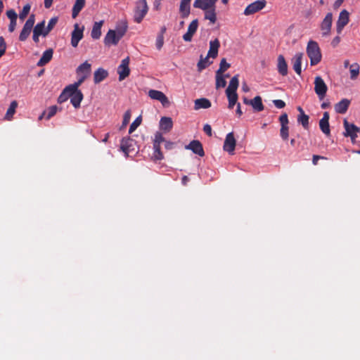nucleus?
<instances>
[{"instance_id":"obj_1","label":"nucleus","mask_w":360,"mask_h":360,"mask_svg":"<svg viewBox=\"0 0 360 360\" xmlns=\"http://www.w3.org/2000/svg\"><path fill=\"white\" fill-rule=\"evenodd\" d=\"M307 54L310 59L311 65H317L321 60V53L318 43L310 40L307 46Z\"/></svg>"},{"instance_id":"obj_2","label":"nucleus","mask_w":360,"mask_h":360,"mask_svg":"<svg viewBox=\"0 0 360 360\" xmlns=\"http://www.w3.org/2000/svg\"><path fill=\"white\" fill-rule=\"evenodd\" d=\"M148 11L146 0H138L136 1L134 11V20L140 23Z\"/></svg>"},{"instance_id":"obj_3","label":"nucleus","mask_w":360,"mask_h":360,"mask_svg":"<svg viewBox=\"0 0 360 360\" xmlns=\"http://www.w3.org/2000/svg\"><path fill=\"white\" fill-rule=\"evenodd\" d=\"M345 132L343 135L346 137H350L352 141L354 143L358 136V133L360 131V128L353 123H349L346 119L343 121Z\"/></svg>"},{"instance_id":"obj_4","label":"nucleus","mask_w":360,"mask_h":360,"mask_svg":"<svg viewBox=\"0 0 360 360\" xmlns=\"http://www.w3.org/2000/svg\"><path fill=\"white\" fill-rule=\"evenodd\" d=\"M35 22L34 15L32 14L25 22L19 36V40L25 41L30 36Z\"/></svg>"},{"instance_id":"obj_5","label":"nucleus","mask_w":360,"mask_h":360,"mask_svg":"<svg viewBox=\"0 0 360 360\" xmlns=\"http://www.w3.org/2000/svg\"><path fill=\"white\" fill-rule=\"evenodd\" d=\"M328 86L323 79L320 76H316L314 79V91L320 100H323L326 96Z\"/></svg>"},{"instance_id":"obj_6","label":"nucleus","mask_w":360,"mask_h":360,"mask_svg":"<svg viewBox=\"0 0 360 360\" xmlns=\"http://www.w3.org/2000/svg\"><path fill=\"white\" fill-rule=\"evenodd\" d=\"M266 0H257L247 6L243 11V14L245 15H252L262 10L266 6Z\"/></svg>"},{"instance_id":"obj_7","label":"nucleus","mask_w":360,"mask_h":360,"mask_svg":"<svg viewBox=\"0 0 360 360\" xmlns=\"http://www.w3.org/2000/svg\"><path fill=\"white\" fill-rule=\"evenodd\" d=\"M332 23L333 14L331 13H328L326 14L320 25L322 37H325L330 35L332 27Z\"/></svg>"},{"instance_id":"obj_8","label":"nucleus","mask_w":360,"mask_h":360,"mask_svg":"<svg viewBox=\"0 0 360 360\" xmlns=\"http://www.w3.org/2000/svg\"><path fill=\"white\" fill-rule=\"evenodd\" d=\"M148 96L153 100L160 101L164 107H168L170 104L168 98L160 91L150 89L148 91Z\"/></svg>"},{"instance_id":"obj_9","label":"nucleus","mask_w":360,"mask_h":360,"mask_svg":"<svg viewBox=\"0 0 360 360\" xmlns=\"http://www.w3.org/2000/svg\"><path fill=\"white\" fill-rule=\"evenodd\" d=\"M129 58L127 57L124 58L122 61L120 65L117 68V73L119 75V80L122 81L124 80L127 77L129 76L130 73V69L129 68Z\"/></svg>"},{"instance_id":"obj_10","label":"nucleus","mask_w":360,"mask_h":360,"mask_svg":"<svg viewBox=\"0 0 360 360\" xmlns=\"http://www.w3.org/2000/svg\"><path fill=\"white\" fill-rule=\"evenodd\" d=\"M236 145V141L234 137L233 133H229L225 138V141L223 146L224 150L228 152L230 155L234 153L235 148Z\"/></svg>"},{"instance_id":"obj_11","label":"nucleus","mask_w":360,"mask_h":360,"mask_svg":"<svg viewBox=\"0 0 360 360\" xmlns=\"http://www.w3.org/2000/svg\"><path fill=\"white\" fill-rule=\"evenodd\" d=\"M84 26L80 27L78 24L74 25V30L71 34V45L73 47H77L79 41L83 37Z\"/></svg>"},{"instance_id":"obj_12","label":"nucleus","mask_w":360,"mask_h":360,"mask_svg":"<svg viewBox=\"0 0 360 360\" xmlns=\"http://www.w3.org/2000/svg\"><path fill=\"white\" fill-rule=\"evenodd\" d=\"M349 20V13L347 10H342L338 17V20L336 22V30L338 34H340L345 27L347 25Z\"/></svg>"},{"instance_id":"obj_13","label":"nucleus","mask_w":360,"mask_h":360,"mask_svg":"<svg viewBox=\"0 0 360 360\" xmlns=\"http://www.w3.org/2000/svg\"><path fill=\"white\" fill-rule=\"evenodd\" d=\"M121 37L113 30H110L104 38V43L106 46L117 45Z\"/></svg>"},{"instance_id":"obj_14","label":"nucleus","mask_w":360,"mask_h":360,"mask_svg":"<svg viewBox=\"0 0 360 360\" xmlns=\"http://www.w3.org/2000/svg\"><path fill=\"white\" fill-rule=\"evenodd\" d=\"M217 0H195L193 7L200 10H207L215 7Z\"/></svg>"},{"instance_id":"obj_15","label":"nucleus","mask_w":360,"mask_h":360,"mask_svg":"<svg viewBox=\"0 0 360 360\" xmlns=\"http://www.w3.org/2000/svg\"><path fill=\"white\" fill-rule=\"evenodd\" d=\"M330 115L328 112H324L323 117L319 121V127L321 131L326 136L330 135V129L329 125Z\"/></svg>"},{"instance_id":"obj_16","label":"nucleus","mask_w":360,"mask_h":360,"mask_svg":"<svg viewBox=\"0 0 360 360\" xmlns=\"http://www.w3.org/2000/svg\"><path fill=\"white\" fill-rule=\"evenodd\" d=\"M198 27V19L193 20L188 25V30L186 33L183 35V39L185 41H191L193 37V35L197 31Z\"/></svg>"},{"instance_id":"obj_17","label":"nucleus","mask_w":360,"mask_h":360,"mask_svg":"<svg viewBox=\"0 0 360 360\" xmlns=\"http://www.w3.org/2000/svg\"><path fill=\"white\" fill-rule=\"evenodd\" d=\"M191 2L189 0H181L179 4V15L182 18H187L191 13Z\"/></svg>"},{"instance_id":"obj_18","label":"nucleus","mask_w":360,"mask_h":360,"mask_svg":"<svg viewBox=\"0 0 360 360\" xmlns=\"http://www.w3.org/2000/svg\"><path fill=\"white\" fill-rule=\"evenodd\" d=\"M304 54L302 53H297L291 60L292 68L295 72L300 75L302 73V63Z\"/></svg>"},{"instance_id":"obj_19","label":"nucleus","mask_w":360,"mask_h":360,"mask_svg":"<svg viewBox=\"0 0 360 360\" xmlns=\"http://www.w3.org/2000/svg\"><path fill=\"white\" fill-rule=\"evenodd\" d=\"M186 149L192 150L193 153L200 157L205 155L202 146L199 141H192L188 145L186 146Z\"/></svg>"},{"instance_id":"obj_20","label":"nucleus","mask_w":360,"mask_h":360,"mask_svg":"<svg viewBox=\"0 0 360 360\" xmlns=\"http://www.w3.org/2000/svg\"><path fill=\"white\" fill-rule=\"evenodd\" d=\"M70 98L72 105L75 108H77L80 106V103L83 99V94L81 91H70Z\"/></svg>"},{"instance_id":"obj_21","label":"nucleus","mask_w":360,"mask_h":360,"mask_svg":"<svg viewBox=\"0 0 360 360\" xmlns=\"http://www.w3.org/2000/svg\"><path fill=\"white\" fill-rule=\"evenodd\" d=\"M134 141L129 137L123 138L121 141L120 148L127 155L134 150Z\"/></svg>"},{"instance_id":"obj_22","label":"nucleus","mask_w":360,"mask_h":360,"mask_svg":"<svg viewBox=\"0 0 360 360\" xmlns=\"http://www.w3.org/2000/svg\"><path fill=\"white\" fill-rule=\"evenodd\" d=\"M220 46L219 41L217 39L210 41V49L207 53V57L215 58L218 55L219 48Z\"/></svg>"},{"instance_id":"obj_23","label":"nucleus","mask_w":360,"mask_h":360,"mask_svg":"<svg viewBox=\"0 0 360 360\" xmlns=\"http://www.w3.org/2000/svg\"><path fill=\"white\" fill-rule=\"evenodd\" d=\"M173 127V122L171 117H162L160 120V129L164 132H169Z\"/></svg>"},{"instance_id":"obj_24","label":"nucleus","mask_w":360,"mask_h":360,"mask_svg":"<svg viewBox=\"0 0 360 360\" xmlns=\"http://www.w3.org/2000/svg\"><path fill=\"white\" fill-rule=\"evenodd\" d=\"M349 104L350 101L349 99L343 98L340 102L335 104V110L338 113L344 114L347 112Z\"/></svg>"},{"instance_id":"obj_25","label":"nucleus","mask_w":360,"mask_h":360,"mask_svg":"<svg viewBox=\"0 0 360 360\" xmlns=\"http://www.w3.org/2000/svg\"><path fill=\"white\" fill-rule=\"evenodd\" d=\"M53 57V50L49 49L46 50L39 60L37 62V65L39 67H42L47 64Z\"/></svg>"},{"instance_id":"obj_26","label":"nucleus","mask_w":360,"mask_h":360,"mask_svg":"<svg viewBox=\"0 0 360 360\" xmlns=\"http://www.w3.org/2000/svg\"><path fill=\"white\" fill-rule=\"evenodd\" d=\"M277 68L278 72L281 75L285 76L288 74V65L285 60V58L282 55H280L278 57Z\"/></svg>"},{"instance_id":"obj_27","label":"nucleus","mask_w":360,"mask_h":360,"mask_svg":"<svg viewBox=\"0 0 360 360\" xmlns=\"http://www.w3.org/2000/svg\"><path fill=\"white\" fill-rule=\"evenodd\" d=\"M205 12L204 18L210 21V24H214L217 21L216 6L207 10H202Z\"/></svg>"},{"instance_id":"obj_28","label":"nucleus","mask_w":360,"mask_h":360,"mask_svg":"<svg viewBox=\"0 0 360 360\" xmlns=\"http://www.w3.org/2000/svg\"><path fill=\"white\" fill-rule=\"evenodd\" d=\"M108 75V72L103 68L97 69L94 74V80L96 84H98L102 82L104 79H105Z\"/></svg>"},{"instance_id":"obj_29","label":"nucleus","mask_w":360,"mask_h":360,"mask_svg":"<svg viewBox=\"0 0 360 360\" xmlns=\"http://www.w3.org/2000/svg\"><path fill=\"white\" fill-rule=\"evenodd\" d=\"M76 71L77 75H83L89 77L91 74V64L85 61L77 68Z\"/></svg>"},{"instance_id":"obj_30","label":"nucleus","mask_w":360,"mask_h":360,"mask_svg":"<svg viewBox=\"0 0 360 360\" xmlns=\"http://www.w3.org/2000/svg\"><path fill=\"white\" fill-rule=\"evenodd\" d=\"M103 24V21L96 22L93 26L91 36L94 39H98L101 36V27Z\"/></svg>"},{"instance_id":"obj_31","label":"nucleus","mask_w":360,"mask_h":360,"mask_svg":"<svg viewBox=\"0 0 360 360\" xmlns=\"http://www.w3.org/2000/svg\"><path fill=\"white\" fill-rule=\"evenodd\" d=\"M250 105L257 112H260L264 110V105L262 103V98L259 96H257L253 99L250 100Z\"/></svg>"},{"instance_id":"obj_32","label":"nucleus","mask_w":360,"mask_h":360,"mask_svg":"<svg viewBox=\"0 0 360 360\" xmlns=\"http://www.w3.org/2000/svg\"><path fill=\"white\" fill-rule=\"evenodd\" d=\"M85 0H76L72 11V17L76 18L85 6Z\"/></svg>"},{"instance_id":"obj_33","label":"nucleus","mask_w":360,"mask_h":360,"mask_svg":"<svg viewBox=\"0 0 360 360\" xmlns=\"http://www.w3.org/2000/svg\"><path fill=\"white\" fill-rule=\"evenodd\" d=\"M211 106L210 101L207 98H199L195 101L194 108L199 110L201 108L207 109Z\"/></svg>"},{"instance_id":"obj_34","label":"nucleus","mask_w":360,"mask_h":360,"mask_svg":"<svg viewBox=\"0 0 360 360\" xmlns=\"http://www.w3.org/2000/svg\"><path fill=\"white\" fill-rule=\"evenodd\" d=\"M17 107H18L17 101H13L11 103L10 106L8 108V110L6 111V113L5 115L4 119L6 120L10 121V120H11L13 119V115L15 112V110H16Z\"/></svg>"},{"instance_id":"obj_35","label":"nucleus","mask_w":360,"mask_h":360,"mask_svg":"<svg viewBox=\"0 0 360 360\" xmlns=\"http://www.w3.org/2000/svg\"><path fill=\"white\" fill-rule=\"evenodd\" d=\"M239 81H238V75L233 77L229 82V85L226 90V93L229 92H236V90L238 87Z\"/></svg>"},{"instance_id":"obj_36","label":"nucleus","mask_w":360,"mask_h":360,"mask_svg":"<svg viewBox=\"0 0 360 360\" xmlns=\"http://www.w3.org/2000/svg\"><path fill=\"white\" fill-rule=\"evenodd\" d=\"M229 77V75H223L222 73L219 74L216 72V88L219 89L221 87H225L226 85L225 77Z\"/></svg>"},{"instance_id":"obj_37","label":"nucleus","mask_w":360,"mask_h":360,"mask_svg":"<svg viewBox=\"0 0 360 360\" xmlns=\"http://www.w3.org/2000/svg\"><path fill=\"white\" fill-rule=\"evenodd\" d=\"M127 28H128L127 22L125 20H122L117 24V25L116 27V30L115 31L122 38L124 35L125 32H127Z\"/></svg>"},{"instance_id":"obj_38","label":"nucleus","mask_w":360,"mask_h":360,"mask_svg":"<svg viewBox=\"0 0 360 360\" xmlns=\"http://www.w3.org/2000/svg\"><path fill=\"white\" fill-rule=\"evenodd\" d=\"M359 65L354 63L349 65L350 79L354 80L357 78L359 75Z\"/></svg>"},{"instance_id":"obj_39","label":"nucleus","mask_w":360,"mask_h":360,"mask_svg":"<svg viewBox=\"0 0 360 360\" xmlns=\"http://www.w3.org/2000/svg\"><path fill=\"white\" fill-rule=\"evenodd\" d=\"M209 58L210 57H207V56L205 58H202V56H200V60L197 65L198 71H202L212 63L210 61Z\"/></svg>"},{"instance_id":"obj_40","label":"nucleus","mask_w":360,"mask_h":360,"mask_svg":"<svg viewBox=\"0 0 360 360\" xmlns=\"http://www.w3.org/2000/svg\"><path fill=\"white\" fill-rule=\"evenodd\" d=\"M45 22L42 21L39 23H37L36 26L33 29V32L34 34H37L39 36L43 35L44 37L46 36L47 34H45Z\"/></svg>"},{"instance_id":"obj_41","label":"nucleus","mask_w":360,"mask_h":360,"mask_svg":"<svg viewBox=\"0 0 360 360\" xmlns=\"http://www.w3.org/2000/svg\"><path fill=\"white\" fill-rule=\"evenodd\" d=\"M229 100V108H233L238 101V94L236 92L226 93Z\"/></svg>"},{"instance_id":"obj_42","label":"nucleus","mask_w":360,"mask_h":360,"mask_svg":"<svg viewBox=\"0 0 360 360\" xmlns=\"http://www.w3.org/2000/svg\"><path fill=\"white\" fill-rule=\"evenodd\" d=\"M297 121L300 123L304 129H307L309 126V116L305 113L299 115L297 117Z\"/></svg>"},{"instance_id":"obj_43","label":"nucleus","mask_w":360,"mask_h":360,"mask_svg":"<svg viewBox=\"0 0 360 360\" xmlns=\"http://www.w3.org/2000/svg\"><path fill=\"white\" fill-rule=\"evenodd\" d=\"M230 64L228 63L225 58H222L220 61L219 68L217 70V73L221 74L230 68Z\"/></svg>"},{"instance_id":"obj_44","label":"nucleus","mask_w":360,"mask_h":360,"mask_svg":"<svg viewBox=\"0 0 360 360\" xmlns=\"http://www.w3.org/2000/svg\"><path fill=\"white\" fill-rule=\"evenodd\" d=\"M165 141L162 134L160 132H156L155 134V139L153 141V146L160 147L161 143Z\"/></svg>"},{"instance_id":"obj_45","label":"nucleus","mask_w":360,"mask_h":360,"mask_svg":"<svg viewBox=\"0 0 360 360\" xmlns=\"http://www.w3.org/2000/svg\"><path fill=\"white\" fill-rule=\"evenodd\" d=\"M31 6L30 4H26L23 6L22 10L19 14V18L21 20H24L25 18L27 17L28 13H30Z\"/></svg>"},{"instance_id":"obj_46","label":"nucleus","mask_w":360,"mask_h":360,"mask_svg":"<svg viewBox=\"0 0 360 360\" xmlns=\"http://www.w3.org/2000/svg\"><path fill=\"white\" fill-rule=\"evenodd\" d=\"M141 117H138L130 125L129 129V134H131L136 129V128L141 124Z\"/></svg>"},{"instance_id":"obj_47","label":"nucleus","mask_w":360,"mask_h":360,"mask_svg":"<svg viewBox=\"0 0 360 360\" xmlns=\"http://www.w3.org/2000/svg\"><path fill=\"white\" fill-rule=\"evenodd\" d=\"M58 22V18H52L50 19V20L49 21V23H48V25L47 27H46V30H45V34H48L49 32L53 28V27L56 25V24Z\"/></svg>"},{"instance_id":"obj_48","label":"nucleus","mask_w":360,"mask_h":360,"mask_svg":"<svg viewBox=\"0 0 360 360\" xmlns=\"http://www.w3.org/2000/svg\"><path fill=\"white\" fill-rule=\"evenodd\" d=\"M153 150H154V152L153 154V158H154V160H160L163 159V155H162V152L160 151V147L156 148V147L153 146Z\"/></svg>"},{"instance_id":"obj_49","label":"nucleus","mask_w":360,"mask_h":360,"mask_svg":"<svg viewBox=\"0 0 360 360\" xmlns=\"http://www.w3.org/2000/svg\"><path fill=\"white\" fill-rule=\"evenodd\" d=\"M289 128L288 126H281V130H280V135L281 137L283 140H287L289 135Z\"/></svg>"},{"instance_id":"obj_50","label":"nucleus","mask_w":360,"mask_h":360,"mask_svg":"<svg viewBox=\"0 0 360 360\" xmlns=\"http://www.w3.org/2000/svg\"><path fill=\"white\" fill-rule=\"evenodd\" d=\"M70 91H66V87H65L63 89L62 94L58 97V102L63 103V102L65 101L68 98H70Z\"/></svg>"},{"instance_id":"obj_51","label":"nucleus","mask_w":360,"mask_h":360,"mask_svg":"<svg viewBox=\"0 0 360 360\" xmlns=\"http://www.w3.org/2000/svg\"><path fill=\"white\" fill-rule=\"evenodd\" d=\"M130 118H131V112H130V110H127L125 112V113L124 115L121 129L123 127H125L128 124V123L129 122Z\"/></svg>"},{"instance_id":"obj_52","label":"nucleus","mask_w":360,"mask_h":360,"mask_svg":"<svg viewBox=\"0 0 360 360\" xmlns=\"http://www.w3.org/2000/svg\"><path fill=\"white\" fill-rule=\"evenodd\" d=\"M82 84V83L77 81L74 84H70L66 86V91H79L78 89L79 86Z\"/></svg>"},{"instance_id":"obj_53","label":"nucleus","mask_w":360,"mask_h":360,"mask_svg":"<svg viewBox=\"0 0 360 360\" xmlns=\"http://www.w3.org/2000/svg\"><path fill=\"white\" fill-rule=\"evenodd\" d=\"M6 15L10 19V21L17 20L18 15L13 9L7 11Z\"/></svg>"},{"instance_id":"obj_54","label":"nucleus","mask_w":360,"mask_h":360,"mask_svg":"<svg viewBox=\"0 0 360 360\" xmlns=\"http://www.w3.org/2000/svg\"><path fill=\"white\" fill-rule=\"evenodd\" d=\"M57 110H58V108L57 106L56 105H53V106H51L49 109H48V113H47V117H46V119H50L51 117H53V115H56V113L57 112Z\"/></svg>"},{"instance_id":"obj_55","label":"nucleus","mask_w":360,"mask_h":360,"mask_svg":"<svg viewBox=\"0 0 360 360\" xmlns=\"http://www.w3.org/2000/svg\"><path fill=\"white\" fill-rule=\"evenodd\" d=\"M279 121L281 123V126H288V115L286 113L281 115L279 117Z\"/></svg>"},{"instance_id":"obj_56","label":"nucleus","mask_w":360,"mask_h":360,"mask_svg":"<svg viewBox=\"0 0 360 360\" xmlns=\"http://www.w3.org/2000/svg\"><path fill=\"white\" fill-rule=\"evenodd\" d=\"M273 103L274 105L278 109L283 108L285 106V103L280 99L274 100Z\"/></svg>"},{"instance_id":"obj_57","label":"nucleus","mask_w":360,"mask_h":360,"mask_svg":"<svg viewBox=\"0 0 360 360\" xmlns=\"http://www.w3.org/2000/svg\"><path fill=\"white\" fill-rule=\"evenodd\" d=\"M163 45V37L162 35H160L157 37L156 39V47L158 49H160L162 47Z\"/></svg>"},{"instance_id":"obj_58","label":"nucleus","mask_w":360,"mask_h":360,"mask_svg":"<svg viewBox=\"0 0 360 360\" xmlns=\"http://www.w3.org/2000/svg\"><path fill=\"white\" fill-rule=\"evenodd\" d=\"M203 131L205 134H207L209 136L212 135V127L210 124H206L203 127Z\"/></svg>"},{"instance_id":"obj_59","label":"nucleus","mask_w":360,"mask_h":360,"mask_svg":"<svg viewBox=\"0 0 360 360\" xmlns=\"http://www.w3.org/2000/svg\"><path fill=\"white\" fill-rule=\"evenodd\" d=\"M16 24H17V20L10 21V24L8 25V31L10 32H13L15 30Z\"/></svg>"},{"instance_id":"obj_60","label":"nucleus","mask_w":360,"mask_h":360,"mask_svg":"<svg viewBox=\"0 0 360 360\" xmlns=\"http://www.w3.org/2000/svg\"><path fill=\"white\" fill-rule=\"evenodd\" d=\"M340 37L337 36L332 40L331 44L333 46L335 47V46H338V44L340 43Z\"/></svg>"},{"instance_id":"obj_61","label":"nucleus","mask_w":360,"mask_h":360,"mask_svg":"<svg viewBox=\"0 0 360 360\" xmlns=\"http://www.w3.org/2000/svg\"><path fill=\"white\" fill-rule=\"evenodd\" d=\"M323 158V157L322 156L314 155L312 158V162L314 165H317L318 160Z\"/></svg>"},{"instance_id":"obj_62","label":"nucleus","mask_w":360,"mask_h":360,"mask_svg":"<svg viewBox=\"0 0 360 360\" xmlns=\"http://www.w3.org/2000/svg\"><path fill=\"white\" fill-rule=\"evenodd\" d=\"M344 0H336L333 4V8L335 9L338 8L343 3Z\"/></svg>"},{"instance_id":"obj_63","label":"nucleus","mask_w":360,"mask_h":360,"mask_svg":"<svg viewBox=\"0 0 360 360\" xmlns=\"http://www.w3.org/2000/svg\"><path fill=\"white\" fill-rule=\"evenodd\" d=\"M6 43L3 37H0V49L6 51Z\"/></svg>"},{"instance_id":"obj_64","label":"nucleus","mask_w":360,"mask_h":360,"mask_svg":"<svg viewBox=\"0 0 360 360\" xmlns=\"http://www.w3.org/2000/svg\"><path fill=\"white\" fill-rule=\"evenodd\" d=\"M53 0H44V6L46 8H49L52 6Z\"/></svg>"}]
</instances>
